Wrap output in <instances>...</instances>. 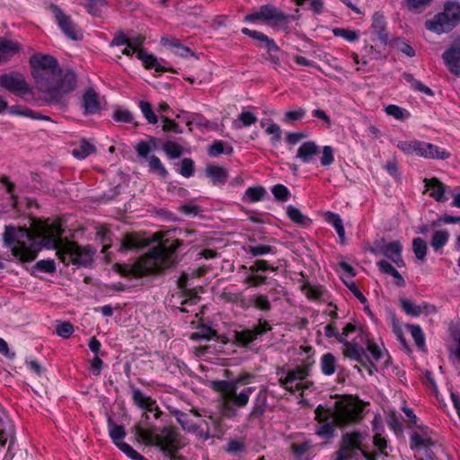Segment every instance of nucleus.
Listing matches in <instances>:
<instances>
[{"mask_svg": "<svg viewBox=\"0 0 460 460\" xmlns=\"http://www.w3.org/2000/svg\"><path fill=\"white\" fill-rule=\"evenodd\" d=\"M61 224L55 221L39 222L33 230L23 226L8 225L3 233L4 246L21 262H30L36 259L43 246L53 247L59 260L66 263L88 266L93 261L95 251L90 246H79L74 242L61 239Z\"/></svg>", "mask_w": 460, "mask_h": 460, "instance_id": "1", "label": "nucleus"}, {"mask_svg": "<svg viewBox=\"0 0 460 460\" xmlns=\"http://www.w3.org/2000/svg\"><path fill=\"white\" fill-rule=\"evenodd\" d=\"M31 75L37 88L50 104L65 108V96L75 90L76 76L71 71H62L58 61L49 55H34L30 58Z\"/></svg>", "mask_w": 460, "mask_h": 460, "instance_id": "2", "label": "nucleus"}, {"mask_svg": "<svg viewBox=\"0 0 460 460\" xmlns=\"http://www.w3.org/2000/svg\"><path fill=\"white\" fill-rule=\"evenodd\" d=\"M178 239L160 238L158 244L141 256L133 264H116V270L123 276L141 277L162 271L176 263V250L181 245Z\"/></svg>", "mask_w": 460, "mask_h": 460, "instance_id": "3", "label": "nucleus"}, {"mask_svg": "<svg viewBox=\"0 0 460 460\" xmlns=\"http://www.w3.org/2000/svg\"><path fill=\"white\" fill-rule=\"evenodd\" d=\"M252 380V375L243 373L230 380L212 381L210 387L219 393L226 403L237 408H243L248 404L250 396L255 391V387L249 386Z\"/></svg>", "mask_w": 460, "mask_h": 460, "instance_id": "4", "label": "nucleus"}, {"mask_svg": "<svg viewBox=\"0 0 460 460\" xmlns=\"http://www.w3.org/2000/svg\"><path fill=\"white\" fill-rule=\"evenodd\" d=\"M133 432L139 442L159 447L165 456H172L183 445L181 435L173 427H164L160 434H156L154 426L138 423L134 426Z\"/></svg>", "mask_w": 460, "mask_h": 460, "instance_id": "5", "label": "nucleus"}, {"mask_svg": "<svg viewBox=\"0 0 460 460\" xmlns=\"http://www.w3.org/2000/svg\"><path fill=\"white\" fill-rule=\"evenodd\" d=\"M367 437V433L359 431L343 434L341 447L333 453L332 460H359L361 457H365L367 460H374L362 447V443Z\"/></svg>", "mask_w": 460, "mask_h": 460, "instance_id": "6", "label": "nucleus"}, {"mask_svg": "<svg viewBox=\"0 0 460 460\" xmlns=\"http://www.w3.org/2000/svg\"><path fill=\"white\" fill-rule=\"evenodd\" d=\"M362 405L351 396H343L335 401L332 407V419L336 424H349L361 419Z\"/></svg>", "mask_w": 460, "mask_h": 460, "instance_id": "7", "label": "nucleus"}, {"mask_svg": "<svg viewBox=\"0 0 460 460\" xmlns=\"http://www.w3.org/2000/svg\"><path fill=\"white\" fill-rule=\"evenodd\" d=\"M460 22V4L447 3L444 11L425 22V27L438 34L450 31Z\"/></svg>", "mask_w": 460, "mask_h": 460, "instance_id": "8", "label": "nucleus"}, {"mask_svg": "<svg viewBox=\"0 0 460 460\" xmlns=\"http://www.w3.org/2000/svg\"><path fill=\"white\" fill-rule=\"evenodd\" d=\"M293 16L287 15L275 5L268 4L260 6L244 17L248 22H261L272 27H284Z\"/></svg>", "mask_w": 460, "mask_h": 460, "instance_id": "9", "label": "nucleus"}, {"mask_svg": "<svg viewBox=\"0 0 460 460\" xmlns=\"http://www.w3.org/2000/svg\"><path fill=\"white\" fill-rule=\"evenodd\" d=\"M307 375V369L303 367H296L288 371L281 370L278 372L280 385L291 393L307 389L312 385L305 381Z\"/></svg>", "mask_w": 460, "mask_h": 460, "instance_id": "10", "label": "nucleus"}, {"mask_svg": "<svg viewBox=\"0 0 460 460\" xmlns=\"http://www.w3.org/2000/svg\"><path fill=\"white\" fill-rule=\"evenodd\" d=\"M0 86L17 96H23L30 92V88L23 75L15 72L1 75Z\"/></svg>", "mask_w": 460, "mask_h": 460, "instance_id": "11", "label": "nucleus"}, {"mask_svg": "<svg viewBox=\"0 0 460 460\" xmlns=\"http://www.w3.org/2000/svg\"><path fill=\"white\" fill-rule=\"evenodd\" d=\"M52 12L56 22L62 31L71 40H77L82 38V32L74 23L71 17L66 15L58 6L51 5Z\"/></svg>", "mask_w": 460, "mask_h": 460, "instance_id": "12", "label": "nucleus"}, {"mask_svg": "<svg viewBox=\"0 0 460 460\" xmlns=\"http://www.w3.org/2000/svg\"><path fill=\"white\" fill-rule=\"evenodd\" d=\"M402 246L398 241L385 243L384 240H381L370 251L374 254H380L389 258L398 267H402L404 264L402 258Z\"/></svg>", "mask_w": 460, "mask_h": 460, "instance_id": "13", "label": "nucleus"}, {"mask_svg": "<svg viewBox=\"0 0 460 460\" xmlns=\"http://www.w3.org/2000/svg\"><path fill=\"white\" fill-rule=\"evenodd\" d=\"M438 442L437 436L428 427H417L410 438L412 449H425L433 447Z\"/></svg>", "mask_w": 460, "mask_h": 460, "instance_id": "14", "label": "nucleus"}, {"mask_svg": "<svg viewBox=\"0 0 460 460\" xmlns=\"http://www.w3.org/2000/svg\"><path fill=\"white\" fill-rule=\"evenodd\" d=\"M270 330L271 326L267 321L260 320L258 324L255 325L252 329L235 332V341L242 346H247L255 341L258 336L262 335Z\"/></svg>", "mask_w": 460, "mask_h": 460, "instance_id": "15", "label": "nucleus"}, {"mask_svg": "<svg viewBox=\"0 0 460 460\" xmlns=\"http://www.w3.org/2000/svg\"><path fill=\"white\" fill-rule=\"evenodd\" d=\"M132 399L134 402L141 409L145 410L146 412L143 415L145 420L149 419V415L147 412H155L154 417L158 419L161 415V411L158 408V405L155 400L151 397L146 395L139 389H133L132 391Z\"/></svg>", "mask_w": 460, "mask_h": 460, "instance_id": "16", "label": "nucleus"}, {"mask_svg": "<svg viewBox=\"0 0 460 460\" xmlns=\"http://www.w3.org/2000/svg\"><path fill=\"white\" fill-rule=\"evenodd\" d=\"M144 40L145 38L142 36L128 38V43L137 50V58L143 61L146 68H154L156 71L162 70L156 58L141 49Z\"/></svg>", "mask_w": 460, "mask_h": 460, "instance_id": "17", "label": "nucleus"}, {"mask_svg": "<svg viewBox=\"0 0 460 460\" xmlns=\"http://www.w3.org/2000/svg\"><path fill=\"white\" fill-rule=\"evenodd\" d=\"M448 71L460 77V41L454 43L442 55Z\"/></svg>", "mask_w": 460, "mask_h": 460, "instance_id": "18", "label": "nucleus"}, {"mask_svg": "<svg viewBox=\"0 0 460 460\" xmlns=\"http://www.w3.org/2000/svg\"><path fill=\"white\" fill-rule=\"evenodd\" d=\"M400 304L402 308V310L411 316L418 317L420 314H432L437 312V309L434 305L422 303L421 305H418L411 302V300L407 298H401Z\"/></svg>", "mask_w": 460, "mask_h": 460, "instance_id": "19", "label": "nucleus"}, {"mask_svg": "<svg viewBox=\"0 0 460 460\" xmlns=\"http://www.w3.org/2000/svg\"><path fill=\"white\" fill-rule=\"evenodd\" d=\"M418 156L426 159H447L450 156V154L439 146L430 143L420 141L418 146L417 155Z\"/></svg>", "mask_w": 460, "mask_h": 460, "instance_id": "20", "label": "nucleus"}, {"mask_svg": "<svg viewBox=\"0 0 460 460\" xmlns=\"http://www.w3.org/2000/svg\"><path fill=\"white\" fill-rule=\"evenodd\" d=\"M242 32L258 41V47L264 48L268 52H277L279 48L272 39H270L263 32L243 28Z\"/></svg>", "mask_w": 460, "mask_h": 460, "instance_id": "21", "label": "nucleus"}, {"mask_svg": "<svg viewBox=\"0 0 460 460\" xmlns=\"http://www.w3.org/2000/svg\"><path fill=\"white\" fill-rule=\"evenodd\" d=\"M21 50V45L11 39L0 37V65L10 60Z\"/></svg>", "mask_w": 460, "mask_h": 460, "instance_id": "22", "label": "nucleus"}, {"mask_svg": "<svg viewBox=\"0 0 460 460\" xmlns=\"http://www.w3.org/2000/svg\"><path fill=\"white\" fill-rule=\"evenodd\" d=\"M426 190L429 191V196L438 202H444L447 199L445 196L447 189L438 178L424 180Z\"/></svg>", "mask_w": 460, "mask_h": 460, "instance_id": "23", "label": "nucleus"}, {"mask_svg": "<svg viewBox=\"0 0 460 460\" xmlns=\"http://www.w3.org/2000/svg\"><path fill=\"white\" fill-rule=\"evenodd\" d=\"M320 154L319 146L313 141L303 143L296 152V157L303 163L309 164Z\"/></svg>", "mask_w": 460, "mask_h": 460, "instance_id": "24", "label": "nucleus"}, {"mask_svg": "<svg viewBox=\"0 0 460 460\" xmlns=\"http://www.w3.org/2000/svg\"><path fill=\"white\" fill-rule=\"evenodd\" d=\"M82 105L85 114H94L100 111L101 103L94 90L89 89L83 95Z\"/></svg>", "mask_w": 460, "mask_h": 460, "instance_id": "25", "label": "nucleus"}, {"mask_svg": "<svg viewBox=\"0 0 460 460\" xmlns=\"http://www.w3.org/2000/svg\"><path fill=\"white\" fill-rule=\"evenodd\" d=\"M96 147L93 143H90L86 139H80L77 145L72 151V155L77 159H84L87 156L94 154Z\"/></svg>", "mask_w": 460, "mask_h": 460, "instance_id": "26", "label": "nucleus"}, {"mask_svg": "<svg viewBox=\"0 0 460 460\" xmlns=\"http://www.w3.org/2000/svg\"><path fill=\"white\" fill-rule=\"evenodd\" d=\"M172 414L175 417L178 423L181 426L182 429L190 433H197L199 429L200 425L192 421L187 413L182 412L179 410H173Z\"/></svg>", "mask_w": 460, "mask_h": 460, "instance_id": "27", "label": "nucleus"}, {"mask_svg": "<svg viewBox=\"0 0 460 460\" xmlns=\"http://www.w3.org/2000/svg\"><path fill=\"white\" fill-rule=\"evenodd\" d=\"M206 175L211 179L214 185H224L227 180V172L221 166H208L206 168Z\"/></svg>", "mask_w": 460, "mask_h": 460, "instance_id": "28", "label": "nucleus"}, {"mask_svg": "<svg viewBox=\"0 0 460 460\" xmlns=\"http://www.w3.org/2000/svg\"><path fill=\"white\" fill-rule=\"evenodd\" d=\"M343 344V355L350 359L361 362L365 355L364 349L353 342L347 341L344 339Z\"/></svg>", "mask_w": 460, "mask_h": 460, "instance_id": "29", "label": "nucleus"}, {"mask_svg": "<svg viewBox=\"0 0 460 460\" xmlns=\"http://www.w3.org/2000/svg\"><path fill=\"white\" fill-rule=\"evenodd\" d=\"M157 148V139L154 137H147L146 139L141 140L135 146L138 157L146 158L147 155Z\"/></svg>", "mask_w": 460, "mask_h": 460, "instance_id": "30", "label": "nucleus"}, {"mask_svg": "<svg viewBox=\"0 0 460 460\" xmlns=\"http://www.w3.org/2000/svg\"><path fill=\"white\" fill-rule=\"evenodd\" d=\"M386 22L383 14L376 13L372 18V31L380 40L386 42L388 35L385 32Z\"/></svg>", "mask_w": 460, "mask_h": 460, "instance_id": "31", "label": "nucleus"}, {"mask_svg": "<svg viewBox=\"0 0 460 460\" xmlns=\"http://www.w3.org/2000/svg\"><path fill=\"white\" fill-rule=\"evenodd\" d=\"M337 367V358L333 354L328 352L322 356L320 359V367L324 376H332L336 372Z\"/></svg>", "mask_w": 460, "mask_h": 460, "instance_id": "32", "label": "nucleus"}, {"mask_svg": "<svg viewBox=\"0 0 460 460\" xmlns=\"http://www.w3.org/2000/svg\"><path fill=\"white\" fill-rule=\"evenodd\" d=\"M147 244V242L141 238L139 235L135 234H127L121 244V248L124 250L139 249Z\"/></svg>", "mask_w": 460, "mask_h": 460, "instance_id": "33", "label": "nucleus"}, {"mask_svg": "<svg viewBox=\"0 0 460 460\" xmlns=\"http://www.w3.org/2000/svg\"><path fill=\"white\" fill-rule=\"evenodd\" d=\"M377 266L382 272L393 276L395 279V284L397 286L403 287L405 285V281L402 275L389 262H387L386 261H380L377 262Z\"/></svg>", "mask_w": 460, "mask_h": 460, "instance_id": "34", "label": "nucleus"}, {"mask_svg": "<svg viewBox=\"0 0 460 460\" xmlns=\"http://www.w3.org/2000/svg\"><path fill=\"white\" fill-rule=\"evenodd\" d=\"M267 191L262 186L249 187L243 195V199L249 202H257L262 200Z\"/></svg>", "mask_w": 460, "mask_h": 460, "instance_id": "35", "label": "nucleus"}, {"mask_svg": "<svg viewBox=\"0 0 460 460\" xmlns=\"http://www.w3.org/2000/svg\"><path fill=\"white\" fill-rule=\"evenodd\" d=\"M448 239L449 233L447 230L435 231L430 241V245L435 252H438L447 244Z\"/></svg>", "mask_w": 460, "mask_h": 460, "instance_id": "36", "label": "nucleus"}, {"mask_svg": "<svg viewBox=\"0 0 460 460\" xmlns=\"http://www.w3.org/2000/svg\"><path fill=\"white\" fill-rule=\"evenodd\" d=\"M251 305L254 306L256 309L269 312L271 310V304L269 298V296L266 294H255L251 299Z\"/></svg>", "mask_w": 460, "mask_h": 460, "instance_id": "37", "label": "nucleus"}, {"mask_svg": "<svg viewBox=\"0 0 460 460\" xmlns=\"http://www.w3.org/2000/svg\"><path fill=\"white\" fill-rule=\"evenodd\" d=\"M257 121L256 116L250 111H243L240 113L233 121V128L235 129H240L243 127H249L254 124Z\"/></svg>", "mask_w": 460, "mask_h": 460, "instance_id": "38", "label": "nucleus"}, {"mask_svg": "<svg viewBox=\"0 0 460 460\" xmlns=\"http://www.w3.org/2000/svg\"><path fill=\"white\" fill-rule=\"evenodd\" d=\"M83 4L87 12L93 16L101 15L103 9L108 6L106 0H84Z\"/></svg>", "mask_w": 460, "mask_h": 460, "instance_id": "39", "label": "nucleus"}, {"mask_svg": "<svg viewBox=\"0 0 460 460\" xmlns=\"http://www.w3.org/2000/svg\"><path fill=\"white\" fill-rule=\"evenodd\" d=\"M326 221L331 224L336 230L339 237L341 241L345 239V230L343 226V222L341 217L338 214L328 212L326 214Z\"/></svg>", "mask_w": 460, "mask_h": 460, "instance_id": "40", "label": "nucleus"}, {"mask_svg": "<svg viewBox=\"0 0 460 460\" xmlns=\"http://www.w3.org/2000/svg\"><path fill=\"white\" fill-rule=\"evenodd\" d=\"M188 274L182 273L180 279H178V286L179 288L186 293V296H189L182 304H194L196 303V300L198 299V291L196 290H189L187 288L188 283Z\"/></svg>", "mask_w": 460, "mask_h": 460, "instance_id": "41", "label": "nucleus"}, {"mask_svg": "<svg viewBox=\"0 0 460 460\" xmlns=\"http://www.w3.org/2000/svg\"><path fill=\"white\" fill-rule=\"evenodd\" d=\"M378 420L376 418L374 420H373V430L375 431V436H374V444L376 446V447L379 450V452L387 456H388V453L386 451V448H387V441L385 438H383L381 436V434L379 433V429H378Z\"/></svg>", "mask_w": 460, "mask_h": 460, "instance_id": "42", "label": "nucleus"}, {"mask_svg": "<svg viewBox=\"0 0 460 460\" xmlns=\"http://www.w3.org/2000/svg\"><path fill=\"white\" fill-rule=\"evenodd\" d=\"M109 434L116 446L123 443L122 439L126 436L124 428L121 425L114 424L111 419L109 420Z\"/></svg>", "mask_w": 460, "mask_h": 460, "instance_id": "43", "label": "nucleus"}, {"mask_svg": "<svg viewBox=\"0 0 460 460\" xmlns=\"http://www.w3.org/2000/svg\"><path fill=\"white\" fill-rule=\"evenodd\" d=\"M287 214L293 222L298 225L306 226L310 223V219L303 215L298 208L292 205L288 206Z\"/></svg>", "mask_w": 460, "mask_h": 460, "instance_id": "44", "label": "nucleus"}, {"mask_svg": "<svg viewBox=\"0 0 460 460\" xmlns=\"http://www.w3.org/2000/svg\"><path fill=\"white\" fill-rule=\"evenodd\" d=\"M163 150L172 159L180 157L182 155V147L172 141H167L163 145Z\"/></svg>", "mask_w": 460, "mask_h": 460, "instance_id": "45", "label": "nucleus"}, {"mask_svg": "<svg viewBox=\"0 0 460 460\" xmlns=\"http://www.w3.org/2000/svg\"><path fill=\"white\" fill-rule=\"evenodd\" d=\"M427 243L426 242L420 238H414L412 241V250L414 252L415 256L420 260L423 261L425 259V256L427 254Z\"/></svg>", "mask_w": 460, "mask_h": 460, "instance_id": "46", "label": "nucleus"}, {"mask_svg": "<svg viewBox=\"0 0 460 460\" xmlns=\"http://www.w3.org/2000/svg\"><path fill=\"white\" fill-rule=\"evenodd\" d=\"M411 337L418 348L423 349L425 348V336L423 331L419 325H408Z\"/></svg>", "mask_w": 460, "mask_h": 460, "instance_id": "47", "label": "nucleus"}, {"mask_svg": "<svg viewBox=\"0 0 460 460\" xmlns=\"http://www.w3.org/2000/svg\"><path fill=\"white\" fill-rule=\"evenodd\" d=\"M403 76H404V79L406 80V82L409 83L413 89H415L417 91H420L421 93H426L427 95H429V96L433 95V92L431 91V89L427 87V86H425L419 80L415 79L412 75H411V74H404Z\"/></svg>", "mask_w": 460, "mask_h": 460, "instance_id": "48", "label": "nucleus"}, {"mask_svg": "<svg viewBox=\"0 0 460 460\" xmlns=\"http://www.w3.org/2000/svg\"><path fill=\"white\" fill-rule=\"evenodd\" d=\"M148 165L153 172L157 173L162 178L167 176L168 172L157 156L152 155L148 160Z\"/></svg>", "mask_w": 460, "mask_h": 460, "instance_id": "49", "label": "nucleus"}, {"mask_svg": "<svg viewBox=\"0 0 460 460\" xmlns=\"http://www.w3.org/2000/svg\"><path fill=\"white\" fill-rule=\"evenodd\" d=\"M385 111L387 115L394 117L396 119L402 120L409 117V112L397 105L390 104L385 107Z\"/></svg>", "mask_w": 460, "mask_h": 460, "instance_id": "50", "label": "nucleus"}, {"mask_svg": "<svg viewBox=\"0 0 460 460\" xmlns=\"http://www.w3.org/2000/svg\"><path fill=\"white\" fill-rule=\"evenodd\" d=\"M420 146L419 140L411 141H400L397 143V147L407 155H417L418 146Z\"/></svg>", "mask_w": 460, "mask_h": 460, "instance_id": "51", "label": "nucleus"}, {"mask_svg": "<svg viewBox=\"0 0 460 460\" xmlns=\"http://www.w3.org/2000/svg\"><path fill=\"white\" fill-rule=\"evenodd\" d=\"M332 32L337 37H341L349 42H354L358 40V34L356 31L343 28H335Z\"/></svg>", "mask_w": 460, "mask_h": 460, "instance_id": "52", "label": "nucleus"}, {"mask_svg": "<svg viewBox=\"0 0 460 460\" xmlns=\"http://www.w3.org/2000/svg\"><path fill=\"white\" fill-rule=\"evenodd\" d=\"M367 348L373 358L376 361L384 358L387 354L385 349L371 341H367Z\"/></svg>", "mask_w": 460, "mask_h": 460, "instance_id": "53", "label": "nucleus"}, {"mask_svg": "<svg viewBox=\"0 0 460 460\" xmlns=\"http://www.w3.org/2000/svg\"><path fill=\"white\" fill-rule=\"evenodd\" d=\"M139 107L144 117L147 119L149 123L155 124L157 122V117L154 113L151 104L149 102L141 101L139 102Z\"/></svg>", "mask_w": 460, "mask_h": 460, "instance_id": "54", "label": "nucleus"}, {"mask_svg": "<svg viewBox=\"0 0 460 460\" xmlns=\"http://www.w3.org/2000/svg\"><path fill=\"white\" fill-rule=\"evenodd\" d=\"M271 192L274 195V197L280 201L288 200L290 196L288 189L282 184L274 185L271 188Z\"/></svg>", "mask_w": 460, "mask_h": 460, "instance_id": "55", "label": "nucleus"}, {"mask_svg": "<svg viewBox=\"0 0 460 460\" xmlns=\"http://www.w3.org/2000/svg\"><path fill=\"white\" fill-rule=\"evenodd\" d=\"M267 281V277L261 274L257 273H252L247 276L245 279V283L252 288H257L263 284H265Z\"/></svg>", "mask_w": 460, "mask_h": 460, "instance_id": "56", "label": "nucleus"}, {"mask_svg": "<svg viewBox=\"0 0 460 460\" xmlns=\"http://www.w3.org/2000/svg\"><path fill=\"white\" fill-rule=\"evenodd\" d=\"M125 455L133 460H146V458L137 453L130 445L123 442L117 446Z\"/></svg>", "mask_w": 460, "mask_h": 460, "instance_id": "57", "label": "nucleus"}, {"mask_svg": "<svg viewBox=\"0 0 460 460\" xmlns=\"http://www.w3.org/2000/svg\"><path fill=\"white\" fill-rule=\"evenodd\" d=\"M215 336V332L208 327H201L197 332H193L190 336V338L194 341L198 340H209Z\"/></svg>", "mask_w": 460, "mask_h": 460, "instance_id": "58", "label": "nucleus"}, {"mask_svg": "<svg viewBox=\"0 0 460 460\" xmlns=\"http://www.w3.org/2000/svg\"><path fill=\"white\" fill-rule=\"evenodd\" d=\"M334 162V152L332 146H325L322 150L321 164L329 166Z\"/></svg>", "mask_w": 460, "mask_h": 460, "instance_id": "59", "label": "nucleus"}, {"mask_svg": "<svg viewBox=\"0 0 460 460\" xmlns=\"http://www.w3.org/2000/svg\"><path fill=\"white\" fill-rule=\"evenodd\" d=\"M273 247L266 244H259L256 246H249L248 252L252 256H261L272 252Z\"/></svg>", "mask_w": 460, "mask_h": 460, "instance_id": "60", "label": "nucleus"}, {"mask_svg": "<svg viewBox=\"0 0 460 460\" xmlns=\"http://www.w3.org/2000/svg\"><path fill=\"white\" fill-rule=\"evenodd\" d=\"M334 430L335 425L333 423L326 422L317 429L316 434L323 438H330L333 436Z\"/></svg>", "mask_w": 460, "mask_h": 460, "instance_id": "61", "label": "nucleus"}, {"mask_svg": "<svg viewBox=\"0 0 460 460\" xmlns=\"http://www.w3.org/2000/svg\"><path fill=\"white\" fill-rule=\"evenodd\" d=\"M35 269L46 273L56 271V265L52 260H41L35 264Z\"/></svg>", "mask_w": 460, "mask_h": 460, "instance_id": "62", "label": "nucleus"}, {"mask_svg": "<svg viewBox=\"0 0 460 460\" xmlns=\"http://www.w3.org/2000/svg\"><path fill=\"white\" fill-rule=\"evenodd\" d=\"M433 0H407L410 10L416 13L422 12Z\"/></svg>", "mask_w": 460, "mask_h": 460, "instance_id": "63", "label": "nucleus"}, {"mask_svg": "<svg viewBox=\"0 0 460 460\" xmlns=\"http://www.w3.org/2000/svg\"><path fill=\"white\" fill-rule=\"evenodd\" d=\"M305 110L303 108H298L295 111H288L284 115L283 121L288 123L298 120L305 115Z\"/></svg>", "mask_w": 460, "mask_h": 460, "instance_id": "64", "label": "nucleus"}]
</instances>
